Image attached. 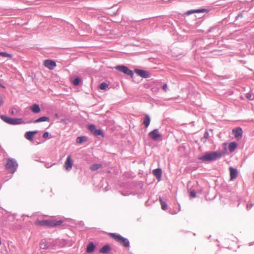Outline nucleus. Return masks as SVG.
I'll use <instances>...</instances> for the list:
<instances>
[{
    "label": "nucleus",
    "instance_id": "nucleus-1",
    "mask_svg": "<svg viewBox=\"0 0 254 254\" xmlns=\"http://www.w3.org/2000/svg\"><path fill=\"white\" fill-rule=\"evenodd\" d=\"M63 223V221L56 220H37L35 222V225L40 226H46L48 227H55L61 225Z\"/></svg>",
    "mask_w": 254,
    "mask_h": 254
},
{
    "label": "nucleus",
    "instance_id": "nucleus-2",
    "mask_svg": "<svg viewBox=\"0 0 254 254\" xmlns=\"http://www.w3.org/2000/svg\"><path fill=\"white\" fill-rule=\"evenodd\" d=\"M222 155L223 153L221 152H208L200 157L199 159L203 161H211L220 158Z\"/></svg>",
    "mask_w": 254,
    "mask_h": 254
},
{
    "label": "nucleus",
    "instance_id": "nucleus-3",
    "mask_svg": "<svg viewBox=\"0 0 254 254\" xmlns=\"http://www.w3.org/2000/svg\"><path fill=\"white\" fill-rule=\"evenodd\" d=\"M108 235L111 238L115 240L122 246L126 248H128L129 247V242L128 240L127 239L122 237L121 235L112 233H109Z\"/></svg>",
    "mask_w": 254,
    "mask_h": 254
},
{
    "label": "nucleus",
    "instance_id": "nucleus-4",
    "mask_svg": "<svg viewBox=\"0 0 254 254\" xmlns=\"http://www.w3.org/2000/svg\"><path fill=\"white\" fill-rule=\"evenodd\" d=\"M0 118L4 122L10 125H19L23 123V120L21 118H11L3 115Z\"/></svg>",
    "mask_w": 254,
    "mask_h": 254
},
{
    "label": "nucleus",
    "instance_id": "nucleus-5",
    "mask_svg": "<svg viewBox=\"0 0 254 254\" xmlns=\"http://www.w3.org/2000/svg\"><path fill=\"white\" fill-rule=\"evenodd\" d=\"M6 168L11 173H14L18 166V164L13 159L8 158L7 159Z\"/></svg>",
    "mask_w": 254,
    "mask_h": 254
},
{
    "label": "nucleus",
    "instance_id": "nucleus-6",
    "mask_svg": "<svg viewBox=\"0 0 254 254\" xmlns=\"http://www.w3.org/2000/svg\"><path fill=\"white\" fill-rule=\"evenodd\" d=\"M116 68L122 72H123L127 75H130L131 76V77L133 76V72L129 69L127 66H124V65H119V66H117L116 67Z\"/></svg>",
    "mask_w": 254,
    "mask_h": 254
},
{
    "label": "nucleus",
    "instance_id": "nucleus-7",
    "mask_svg": "<svg viewBox=\"0 0 254 254\" xmlns=\"http://www.w3.org/2000/svg\"><path fill=\"white\" fill-rule=\"evenodd\" d=\"M88 128L89 130L95 135H101L102 136H104V133L101 129H97L96 128L95 126L94 125H90L88 127Z\"/></svg>",
    "mask_w": 254,
    "mask_h": 254
},
{
    "label": "nucleus",
    "instance_id": "nucleus-8",
    "mask_svg": "<svg viewBox=\"0 0 254 254\" xmlns=\"http://www.w3.org/2000/svg\"><path fill=\"white\" fill-rule=\"evenodd\" d=\"M148 135L149 137L154 140H158L160 139L162 136L157 129H154L152 131L150 132Z\"/></svg>",
    "mask_w": 254,
    "mask_h": 254
},
{
    "label": "nucleus",
    "instance_id": "nucleus-9",
    "mask_svg": "<svg viewBox=\"0 0 254 254\" xmlns=\"http://www.w3.org/2000/svg\"><path fill=\"white\" fill-rule=\"evenodd\" d=\"M73 165V161L70 155H68L64 164V167L67 171H70Z\"/></svg>",
    "mask_w": 254,
    "mask_h": 254
},
{
    "label": "nucleus",
    "instance_id": "nucleus-10",
    "mask_svg": "<svg viewBox=\"0 0 254 254\" xmlns=\"http://www.w3.org/2000/svg\"><path fill=\"white\" fill-rule=\"evenodd\" d=\"M44 65L49 69H53L56 66V63L54 61L46 60L43 62Z\"/></svg>",
    "mask_w": 254,
    "mask_h": 254
},
{
    "label": "nucleus",
    "instance_id": "nucleus-11",
    "mask_svg": "<svg viewBox=\"0 0 254 254\" xmlns=\"http://www.w3.org/2000/svg\"><path fill=\"white\" fill-rule=\"evenodd\" d=\"M134 71L138 75L143 78H147L150 76L149 72L144 70L135 69Z\"/></svg>",
    "mask_w": 254,
    "mask_h": 254
},
{
    "label": "nucleus",
    "instance_id": "nucleus-12",
    "mask_svg": "<svg viewBox=\"0 0 254 254\" xmlns=\"http://www.w3.org/2000/svg\"><path fill=\"white\" fill-rule=\"evenodd\" d=\"M230 180L233 181L236 179L238 175V172L236 169L233 168L232 167H229Z\"/></svg>",
    "mask_w": 254,
    "mask_h": 254
},
{
    "label": "nucleus",
    "instance_id": "nucleus-13",
    "mask_svg": "<svg viewBox=\"0 0 254 254\" xmlns=\"http://www.w3.org/2000/svg\"><path fill=\"white\" fill-rule=\"evenodd\" d=\"M233 133L236 138L240 139L242 137L243 130L241 127H237L233 129Z\"/></svg>",
    "mask_w": 254,
    "mask_h": 254
},
{
    "label": "nucleus",
    "instance_id": "nucleus-14",
    "mask_svg": "<svg viewBox=\"0 0 254 254\" xmlns=\"http://www.w3.org/2000/svg\"><path fill=\"white\" fill-rule=\"evenodd\" d=\"M111 250L112 248L109 245H106L100 249L99 252L102 254H108L111 252Z\"/></svg>",
    "mask_w": 254,
    "mask_h": 254
},
{
    "label": "nucleus",
    "instance_id": "nucleus-15",
    "mask_svg": "<svg viewBox=\"0 0 254 254\" xmlns=\"http://www.w3.org/2000/svg\"><path fill=\"white\" fill-rule=\"evenodd\" d=\"M37 133V131H28L26 132L24 136L27 139L31 141L33 139L34 135Z\"/></svg>",
    "mask_w": 254,
    "mask_h": 254
},
{
    "label": "nucleus",
    "instance_id": "nucleus-16",
    "mask_svg": "<svg viewBox=\"0 0 254 254\" xmlns=\"http://www.w3.org/2000/svg\"><path fill=\"white\" fill-rule=\"evenodd\" d=\"M206 11H207V10L206 9H204V8L198 9H196V10H190L187 11L186 12V14L187 15H190V14H192V13L204 12H205Z\"/></svg>",
    "mask_w": 254,
    "mask_h": 254
},
{
    "label": "nucleus",
    "instance_id": "nucleus-17",
    "mask_svg": "<svg viewBox=\"0 0 254 254\" xmlns=\"http://www.w3.org/2000/svg\"><path fill=\"white\" fill-rule=\"evenodd\" d=\"M153 174L160 181L162 176V171L160 169H156L153 171Z\"/></svg>",
    "mask_w": 254,
    "mask_h": 254
},
{
    "label": "nucleus",
    "instance_id": "nucleus-18",
    "mask_svg": "<svg viewBox=\"0 0 254 254\" xmlns=\"http://www.w3.org/2000/svg\"><path fill=\"white\" fill-rule=\"evenodd\" d=\"M95 248V246L94 244L92 242L89 243L87 246L86 252L88 253H91L94 252Z\"/></svg>",
    "mask_w": 254,
    "mask_h": 254
},
{
    "label": "nucleus",
    "instance_id": "nucleus-19",
    "mask_svg": "<svg viewBox=\"0 0 254 254\" xmlns=\"http://www.w3.org/2000/svg\"><path fill=\"white\" fill-rule=\"evenodd\" d=\"M31 111L35 113H39L41 111L39 105L37 104H34L31 107Z\"/></svg>",
    "mask_w": 254,
    "mask_h": 254
},
{
    "label": "nucleus",
    "instance_id": "nucleus-20",
    "mask_svg": "<svg viewBox=\"0 0 254 254\" xmlns=\"http://www.w3.org/2000/svg\"><path fill=\"white\" fill-rule=\"evenodd\" d=\"M237 146V144L235 142H232L229 144V149L231 152H233Z\"/></svg>",
    "mask_w": 254,
    "mask_h": 254
},
{
    "label": "nucleus",
    "instance_id": "nucleus-21",
    "mask_svg": "<svg viewBox=\"0 0 254 254\" xmlns=\"http://www.w3.org/2000/svg\"><path fill=\"white\" fill-rule=\"evenodd\" d=\"M50 121V119L47 117H41L38 118L37 120L34 121L35 123L42 122H49Z\"/></svg>",
    "mask_w": 254,
    "mask_h": 254
},
{
    "label": "nucleus",
    "instance_id": "nucleus-22",
    "mask_svg": "<svg viewBox=\"0 0 254 254\" xmlns=\"http://www.w3.org/2000/svg\"><path fill=\"white\" fill-rule=\"evenodd\" d=\"M101 164H95L90 166V169L92 171H94L101 168Z\"/></svg>",
    "mask_w": 254,
    "mask_h": 254
},
{
    "label": "nucleus",
    "instance_id": "nucleus-23",
    "mask_svg": "<svg viewBox=\"0 0 254 254\" xmlns=\"http://www.w3.org/2000/svg\"><path fill=\"white\" fill-rule=\"evenodd\" d=\"M150 119L148 115H146L143 124L146 127H147L149 125Z\"/></svg>",
    "mask_w": 254,
    "mask_h": 254
},
{
    "label": "nucleus",
    "instance_id": "nucleus-24",
    "mask_svg": "<svg viewBox=\"0 0 254 254\" xmlns=\"http://www.w3.org/2000/svg\"><path fill=\"white\" fill-rule=\"evenodd\" d=\"M86 139V137L82 136V137H78L76 138V142L78 144H80L82 143L83 142L85 141Z\"/></svg>",
    "mask_w": 254,
    "mask_h": 254
},
{
    "label": "nucleus",
    "instance_id": "nucleus-25",
    "mask_svg": "<svg viewBox=\"0 0 254 254\" xmlns=\"http://www.w3.org/2000/svg\"><path fill=\"white\" fill-rule=\"evenodd\" d=\"M0 56L2 57H7L9 59H11L12 58V55L8 54L5 52H0Z\"/></svg>",
    "mask_w": 254,
    "mask_h": 254
},
{
    "label": "nucleus",
    "instance_id": "nucleus-26",
    "mask_svg": "<svg viewBox=\"0 0 254 254\" xmlns=\"http://www.w3.org/2000/svg\"><path fill=\"white\" fill-rule=\"evenodd\" d=\"M40 247L41 249H47L49 247L48 244L45 242L41 241L40 243Z\"/></svg>",
    "mask_w": 254,
    "mask_h": 254
},
{
    "label": "nucleus",
    "instance_id": "nucleus-27",
    "mask_svg": "<svg viewBox=\"0 0 254 254\" xmlns=\"http://www.w3.org/2000/svg\"><path fill=\"white\" fill-rule=\"evenodd\" d=\"M159 201L161 203L162 209L165 210L167 208V204L162 200L161 198H159Z\"/></svg>",
    "mask_w": 254,
    "mask_h": 254
},
{
    "label": "nucleus",
    "instance_id": "nucleus-28",
    "mask_svg": "<svg viewBox=\"0 0 254 254\" xmlns=\"http://www.w3.org/2000/svg\"><path fill=\"white\" fill-rule=\"evenodd\" d=\"M108 87V84L105 82H102L100 84L99 88L101 90H105Z\"/></svg>",
    "mask_w": 254,
    "mask_h": 254
},
{
    "label": "nucleus",
    "instance_id": "nucleus-29",
    "mask_svg": "<svg viewBox=\"0 0 254 254\" xmlns=\"http://www.w3.org/2000/svg\"><path fill=\"white\" fill-rule=\"evenodd\" d=\"M80 79L78 78H75L72 81V83L74 85H78L79 84Z\"/></svg>",
    "mask_w": 254,
    "mask_h": 254
},
{
    "label": "nucleus",
    "instance_id": "nucleus-30",
    "mask_svg": "<svg viewBox=\"0 0 254 254\" xmlns=\"http://www.w3.org/2000/svg\"><path fill=\"white\" fill-rule=\"evenodd\" d=\"M190 195L191 197H195L196 196V192L194 190H191L190 192Z\"/></svg>",
    "mask_w": 254,
    "mask_h": 254
},
{
    "label": "nucleus",
    "instance_id": "nucleus-31",
    "mask_svg": "<svg viewBox=\"0 0 254 254\" xmlns=\"http://www.w3.org/2000/svg\"><path fill=\"white\" fill-rule=\"evenodd\" d=\"M246 97L247 98H248V99H250V100H252L253 99L252 98V94L250 93H248L246 94Z\"/></svg>",
    "mask_w": 254,
    "mask_h": 254
},
{
    "label": "nucleus",
    "instance_id": "nucleus-32",
    "mask_svg": "<svg viewBox=\"0 0 254 254\" xmlns=\"http://www.w3.org/2000/svg\"><path fill=\"white\" fill-rule=\"evenodd\" d=\"M162 89L163 90L165 91V92H166L167 91V85L166 84H164L163 86H162Z\"/></svg>",
    "mask_w": 254,
    "mask_h": 254
},
{
    "label": "nucleus",
    "instance_id": "nucleus-33",
    "mask_svg": "<svg viewBox=\"0 0 254 254\" xmlns=\"http://www.w3.org/2000/svg\"><path fill=\"white\" fill-rule=\"evenodd\" d=\"M49 136V132H45L44 134H43V138H47Z\"/></svg>",
    "mask_w": 254,
    "mask_h": 254
},
{
    "label": "nucleus",
    "instance_id": "nucleus-34",
    "mask_svg": "<svg viewBox=\"0 0 254 254\" xmlns=\"http://www.w3.org/2000/svg\"><path fill=\"white\" fill-rule=\"evenodd\" d=\"M2 98H1V97L0 96V106L2 105Z\"/></svg>",
    "mask_w": 254,
    "mask_h": 254
},
{
    "label": "nucleus",
    "instance_id": "nucleus-35",
    "mask_svg": "<svg viewBox=\"0 0 254 254\" xmlns=\"http://www.w3.org/2000/svg\"><path fill=\"white\" fill-rule=\"evenodd\" d=\"M55 117H56V118H59V115H58V114H55Z\"/></svg>",
    "mask_w": 254,
    "mask_h": 254
},
{
    "label": "nucleus",
    "instance_id": "nucleus-36",
    "mask_svg": "<svg viewBox=\"0 0 254 254\" xmlns=\"http://www.w3.org/2000/svg\"><path fill=\"white\" fill-rule=\"evenodd\" d=\"M0 87H3V86L2 85V84L0 83Z\"/></svg>",
    "mask_w": 254,
    "mask_h": 254
}]
</instances>
